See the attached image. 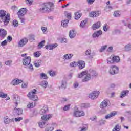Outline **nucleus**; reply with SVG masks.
<instances>
[{
    "mask_svg": "<svg viewBox=\"0 0 131 131\" xmlns=\"http://www.w3.org/2000/svg\"><path fill=\"white\" fill-rule=\"evenodd\" d=\"M98 75V73L96 72V71H92L90 72V74H88L86 71H83L81 73L78 74V78H83L82 80V82H86V81H89V80H91V76H97Z\"/></svg>",
    "mask_w": 131,
    "mask_h": 131,
    "instance_id": "nucleus-1",
    "label": "nucleus"
},
{
    "mask_svg": "<svg viewBox=\"0 0 131 131\" xmlns=\"http://www.w3.org/2000/svg\"><path fill=\"white\" fill-rule=\"evenodd\" d=\"M54 3L52 2L46 3L40 6L39 11L41 13H50L54 10Z\"/></svg>",
    "mask_w": 131,
    "mask_h": 131,
    "instance_id": "nucleus-2",
    "label": "nucleus"
},
{
    "mask_svg": "<svg viewBox=\"0 0 131 131\" xmlns=\"http://www.w3.org/2000/svg\"><path fill=\"white\" fill-rule=\"evenodd\" d=\"M0 18L4 22L5 25H8L11 20L10 13L7 14V11L3 10H0Z\"/></svg>",
    "mask_w": 131,
    "mask_h": 131,
    "instance_id": "nucleus-3",
    "label": "nucleus"
},
{
    "mask_svg": "<svg viewBox=\"0 0 131 131\" xmlns=\"http://www.w3.org/2000/svg\"><path fill=\"white\" fill-rule=\"evenodd\" d=\"M36 92H37V90L34 89L33 91L29 92L27 95L28 98H29L30 100L34 101V102H37L38 101V97L35 94H36Z\"/></svg>",
    "mask_w": 131,
    "mask_h": 131,
    "instance_id": "nucleus-4",
    "label": "nucleus"
},
{
    "mask_svg": "<svg viewBox=\"0 0 131 131\" xmlns=\"http://www.w3.org/2000/svg\"><path fill=\"white\" fill-rule=\"evenodd\" d=\"M119 71V69L118 67L115 66H113L111 67L110 70L109 71V73L111 75H115V74H118Z\"/></svg>",
    "mask_w": 131,
    "mask_h": 131,
    "instance_id": "nucleus-5",
    "label": "nucleus"
},
{
    "mask_svg": "<svg viewBox=\"0 0 131 131\" xmlns=\"http://www.w3.org/2000/svg\"><path fill=\"white\" fill-rule=\"evenodd\" d=\"M99 95H100V92L98 91H93L92 93L90 94L89 98L92 100H95V99H97V98L99 97Z\"/></svg>",
    "mask_w": 131,
    "mask_h": 131,
    "instance_id": "nucleus-6",
    "label": "nucleus"
},
{
    "mask_svg": "<svg viewBox=\"0 0 131 131\" xmlns=\"http://www.w3.org/2000/svg\"><path fill=\"white\" fill-rule=\"evenodd\" d=\"M100 15H101V11H95L90 12L89 16L91 18H96L97 17H99Z\"/></svg>",
    "mask_w": 131,
    "mask_h": 131,
    "instance_id": "nucleus-7",
    "label": "nucleus"
},
{
    "mask_svg": "<svg viewBox=\"0 0 131 131\" xmlns=\"http://www.w3.org/2000/svg\"><path fill=\"white\" fill-rule=\"evenodd\" d=\"M31 62V58L30 56H26L23 60V64L25 66H28Z\"/></svg>",
    "mask_w": 131,
    "mask_h": 131,
    "instance_id": "nucleus-8",
    "label": "nucleus"
},
{
    "mask_svg": "<svg viewBox=\"0 0 131 131\" xmlns=\"http://www.w3.org/2000/svg\"><path fill=\"white\" fill-rule=\"evenodd\" d=\"M84 112L80 111H76L74 112L73 116L75 117H80L81 116H84Z\"/></svg>",
    "mask_w": 131,
    "mask_h": 131,
    "instance_id": "nucleus-9",
    "label": "nucleus"
},
{
    "mask_svg": "<svg viewBox=\"0 0 131 131\" xmlns=\"http://www.w3.org/2000/svg\"><path fill=\"white\" fill-rule=\"evenodd\" d=\"M27 42H28V40L26 38L22 39L18 42V47H24Z\"/></svg>",
    "mask_w": 131,
    "mask_h": 131,
    "instance_id": "nucleus-10",
    "label": "nucleus"
},
{
    "mask_svg": "<svg viewBox=\"0 0 131 131\" xmlns=\"http://www.w3.org/2000/svg\"><path fill=\"white\" fill-rule=\"evenodd\" d=\"M57 47H58V45L57 43H55V44H50V45H47L46 46H45V48L46 50H54V49H55V48H57Z\"/></svg>",
    "mask_w": 131,
    "mask_h": 131,
    "instance_id": "nucleus-11",
    "label": "nucleus"
},
{
    "mask_svg": "<svg viewBox=\"0 0 131 131\" xmlns=\"http://www.w3.org/2000/svg\"><path fill=\"white\" fill-rule=\"evenodd\" d=\"M48 112H49V107H48V106L45 105L40 111V114H41V115H43L44 114L48 113Z\"/></svg>",
    "mask_w": 131,
    "mask_h": 131,
    "instance_id": "nucleus-12",
    "label": "nucleus"
},
{
    "mask_svg": "<svg viewBox=\"0 0 131 131\" xmlns=\"http://www.w3.org/2000/svg\"><path fill=\"white\" fill-rule=\"evenodd\" d=\"M4 121L5 124H9V123L14 122V121H15V119H9L8 118V117H6L4 118Z\"/></svg>",
    "mask_w": 131,
    "mask_h": 131,
    "instance_id": "nucleus-13",
    "label": "nucleus"
},
{
    "mask_svg": "<svg viewBox=\"0 0 131 131\" xmlns=\"http://www.w3.org/2000/svg\"><path fill=\"white\" fill-rule=\"evenodd\" d=\"M52 117H53V115L52 114L45 115L41 117V119L44 120V121H47L51 119Z\"/></svg>",
    "mask_w": 131,
    "mask_h": 131,
    "instance_id": "nucleus-14",
    "label": "nucleus"
},
{
    "mask_svg": "<svg viewBox=\"0 0 131 131\" xmlns=\"http://www.w3.org/2000/svg\"><path fill=\"white\" fill-rule=\"evenodd\" d=\"M77 66L79 69H83L85 67V62L82 60H79L78 61Z\"/></svg>",
    "mask_w": 131,
    "mask_h": 131,
    "instance_id": "nucleus-15",
    "label": "nucleus"
},
{
    "mask_svg": "<svg viewBox=\"0 0 131 131\" xmlns=\"http://www.w3.org/2000/svg\"><path fill=\"white\" fill-rule=\"evenodd\" d=\"M19 13H20V14H24L23 17H24V16H25V14H26L27 13V9H26V8H21L17 12L18 17H19Z\"/></svg>",
    "mask_w": 131,
    "mask_h": 131,
    "instance_id": "nucleus-16",
    "label": "nucleus"
},
{
    "mask_svg": "<svg viewBox=\"0 0 131 131\" xmlns=\"http://www.w3.org/2000/svg\"><path fill=\"white\" fill-rule=\"evenodd\" d=\"M101 22L98 21L94 24L92 26V29L93 30H96V29H98L99 27H101Z\"/></svg>",
    "mask_w": 131,
    "mask_h": 131,
    "instance_id": "nucleus-17",
    "label": "nucleus"
},
{
    "mask_svg": "<svg viewBox=\"0 0 131 131\" xmlns=\"http://www.w3.org/2000/svg\"><path fill=\"white\" fill-rule=\"evenodd\" d=\"M102 33H103L102 30H99L93 33L92 36L94 38H96V37H99L100 35H102Z\"/></svg>",
    "mask_w": 131,
    "mask_h": 131,
    "instance_id": "nucleus-18",
    "label": "nucleus"
},
{
    "mask_svg": "<svg viewBox=\"0 0 131 131\" xmlns=\"http://www.w3.org/2000/svg\"><path fill=\"white\" fill-rule=\"evenodd\" d=\"M129 93V91L128 90H124L121 92L120 94V98H124V97L126 96V95Z\"/></svg>",
    "mask_w": 131,
    "mask_h": 131,
    "instance_id": "nucleus-19",
    "label": "nucleus"
},
{
    "mask_svg": "<svg viewBox=\"0 0 131 131\" xmlns=\"http://www.w3.org/2000/svg\"><path fill=\"white\" fill-rule=\"evenodd\" d=\"M7 35V31L4 29H0V36L3 38H5Z\"/></svg>",
    "mask_w": 131,
    "mask_h": 131,
    "instance_id": "nucleus-20",
    "label": "nucleus"
},
{
    "mask_svg": "<svg viewBox=\"0 0 131 131\" xmlns=\"http://www.w3.org/2000/svg\"><path fill=\"white\" fill-rule=\"evenodd\" d=\"M70 38H74L76 36V32L74 31V30H71L69 33Z\"/></svg>",
    "mask_w": 131,
    "mask_h": 131,
    "instance_id": "nucleus-21",
    "label": "nucleus"
},
{
    "mask_svg": "<svg viewBox=\"0 0 131 131\" xmlns=\"http://www.w3.org/2000/svg\"><path fill=\"white\" fill-rule=\"evenodd\" d=\"M22 82V81L19 79H14L11 82V84L12 85H17V84H19V83H21Z\"/></svg>",
    "mask_w": 131,
    "mask_h": 131,
    "instance_id": "nucleus-22",
    "label": "nucleus"
},
{
    "mask_svg": "<svg viewBox=\"0 0 131 131\" xmlns=\"http://www.w3.org/2000/svg\"><path fill=\"white\" fill-rule=\"evenodd\" d=\"M14 102L15 104L16 107H17L18 105L20 104V97H19V96H15L14 99Z\"/></svg>",
    "mask_w": 131,
    "mask_h": 131,
    "instance_id": "nucleus-23",
    "label": "nucleus"
},
{
    "mask_svg": "<svg viewBox=\"0 0 131 131\" xmlns=\"http://www.w3.org/2000/svg\"><path fill=\"white\" fill-rule=\"evenodd\" d=\"M72 57H73V55L71 54H65L63 57V60H69L70 59H72Z\"/></svg>",
    "mask_w": 131,
    "mask_h": 131,
    "instance_id": "nucleus-24",
    "label": "nucleus"
},
{
    "mask_svg": "<svg viewBox=\"0 0 131 131\" xmlns=\"http://www.w3.org/2000/svg\"><path fill=\"white\" fill-rule=\"evenodd\" d=\"M108 105V103H107V101L105 100H104L102 101L100 104V108L101 109H105Z\"/></svg>",
    "mask_w": 131,
    "mask_h": 131,
    "instance_id": "nucleus-25",
    "label": "nucleus"
},
{
    "mask_svg": "<svg viewBox=\"0 0 131 131\" xmlns=\"http://www.w3.org/2000/svg\"><path fill=\"white\" fill-rule=\"evenodd\" d=\"M18 18L19 19V20H20V22L21 23H23V24H24V23H25V18H24V16H23V14H21L19 13H18Z\"/></svg>",
    "mask_w": 131,
    "mask_h": 131,
    "instance_id": "nucleus-26",
    "label": "nucleus"
},
{
    "mask_svg": "<svg viewBox=\"0 0 131 131\" xmlns=\"http://www.w3.org/2000/svg\"><path fill=\"white\" fill-rule=\"evenodd\" d=\"M112 58L114 63H119L120 61V58L119 56H114Z\"/></svg>",
    "mask_w": 131,
    "mask_h": 131,
    "instance_id": "nucleus-27",
    "label": "nucleus"
},
{
    "mask_svg": "<svg viewBox=\"0 0 131 131\" xmlns=\"http://www.w3.org/2000/svg\"><path fill=\"white\" fill-rule=\"evenodd\" d=\"M48 81H42L40 82V85L42 86V88H44L45 89L47 88V86H48Z\"/></svg>",
    "mask_w": 131,
    "mask_h": 131,
    "instance_id": "nucleus-28",
    "label": "nucleus"
},
{
    "mask_svg": "<svg viewBox=\"0 0 131 131\" xmlns=\"http://www.w3.org/2000/svg\"><path fill=\"white\" fill-rule=\"evenodd\" d=\"M82 14L78 12L75 13V20H79L80 19V17H81Z\"/></svg>",
    "mask_w": 131,
    "mask_h": 131,
    "instance_id": "nucleus-29",
    "label": "nucleus"
},
{
    "mask_svg": "<svg viewBox=\"0 0 131 131\" xmlns=\"http://www.w3.org/2000/svg\"><path fill=\"white\" fill-rule=\"evenodd\" d=\"M69 22V20L68 19H65L61 21V26H63V27H67V24H68V23Z\"/></svg>",
    "mask_w": 131,
    "mask_h": 131,
    "instance_id": "nucleus-30",
    "label": "nucleus"
},
{
    "mask_svg": "<svg viewBox=\"0 0 131 131\" xmlns=\"http://www.w3.org/2000/svg\"><path fill=\"white\" fill-rule=\"evenodd\" d=\"M14 110H16V113L17 114V115H21V114H22V113H23V110H22L21 108H15Z\"/></svg>",
    "mask_w": 131,
    "mask_h": 131,
    "instance_id": "nucleus-31",
    "label": "nucleus"
},
{
    "mask_svg": "<svg viewBox=\"0 0 131 131\" xmlns=\"http://www.w3.org/2000/svg\"><path fill=\"white\" fill-rule=\"evenodd\" d=\"M67 85V83L66 82V80H62L61 81V85L60 86L61 89H66V86Z\"/></svg>",
    "mask_w": 131,
    "mask_h": 131,
    "instance_id": "nucleus-32",
    "label": "nucleus"
},
{
    "mask_svg": "<svg viewBox=\"0 0 131 131\" xmlns=\"http://www.w3.org/2000/svg\"><path fill=\"white\" fill-rule=\"evenodd\" d=\"M45 42H46V41L45 40L40 42L38 45V49H42V48H43L45 46Z\"/></svg>",
    "mask_w": 131,
    "mask_h": 131,
    "instance_id": "nucleus-33",
    "label": "nucleus"
},
{
    "mask_svg": "<svg viewBox=\"0 0 131 131\" xmlns=\"http://www.w3.org/2000/svg\"><path fill=\"white\" fill-rule=\"evenodd\" d=\"M121 128L120 125H119V124H117L115 126L112 131H120Z\"/></svg>",
    "mask_w": 131,
    "mask_h": 131,
    "instance_id": "nucleus-34",
    "label": "nucleus"
},
{
    "mask_svg": "<svg viewBox=\"0 0 131 131\" xmlns=\"http://www.w3.org/2000/svg\"><path fill=\"white\" fill-rule=\"evenodd\" d=\"M7 97H8V94H5L2 91L0 92V98H2L3 99H6Z\"/></svg>",
    "mask_w": 131,
    "mask_h": 131,
    "instance_id": "nucleus-35",
    "label": "nucleus"
},
{
    "mask_svg": "<svg viewBox=\"0 0 131 131\" xmlns=\"http://www.w3.org/2000/svg\"><path fill=\"white\" fill-rule=\"evenodd\" d=\"M125 50L126 52L131 51V44L129 43L125 46Z\"/></svg>",
    "mask_w": 131,
    "mask_h": 131,
    "instance_id": "nucleus-36",
    "label": "nucleus"
},
{
    "mask_svg": "<svg viewBox=\"0 0 131 131\" xmlns=\"http://www.w3.org/2000/svg\"><path fill=\"white\" fill-rule=\"evenodd\" d=\"M35 106H36V103H29L27 105V108H29V109H30V108H33V107H35Z\"/></svg>",
    "mask_w": 131,
    "mask_h": 131,
    "instance_id": "nucleus-37",
    "label": "nucleus"
},
{
    "mask_svg": "<svg viewBox=\"0 0 131 131\" xmlns=\"http://www.w3.org/2000/svg\"><path fill=\"white\" fill-rule=\"evenodd\" d=\"M56 72L55 71H54L53 70H50L49 71V75H50V76H56Z\"/></svg>",
    "mask_w": 131,
    "mask_h": 131,
    "instance_id": "nucleus-38",
    "label": "nucleus"
},
{
    "mask_svg": "<svg viewBox=\"0 0 131 131\" xmlns=\"http://www.w3.org/2000/svg\"><path fill=\"white\" fill-rule=\"evenodd\" d=\"M46 124V121H41L39 123V127H41V128H42V127H45V125Z\"/></svg>",
    "mask_w": 131,
    "mask_h": 131,
    "instance_id": "nucleus-39",
    "label": "nucleus"
},
{
    "mask_svg": "<svg viewBox=\"0 0 131 131\" xmlns=\"http://www.w3.org/2000/svg\"><path fill=\"white\" fill-rule=\"evenodd\" d=\"M112 9H113L112 8V6H109V5H107L105 8V11H106V12H108V11H111V10H112Z\"/></svg>",
    "mask_w": 131,
    "mask_h": 131,
    "instance_id": "nucleus-40",
    "label": "nucleus"
},
{
    "mask_svg": "<svg viewBox=\"0 0 131 131\" xmlns=\"http://www.w3.org/2000/svg\"><path fill=\"white\" fill-rule=\"evenodd\" d=\"M107 45H105L104 46L101 47V49L99 50V52L100 53H102L103 52H104L105 51V50H106V49H107Z\"/></svg>",
    "mask_w": 131,
    "mask_h": 131,
    "instance_id": "nucleus-41",
    "label": "nucleus"
},
{
    "mask_svg": "<svg viewBox=\"0 0 131 131\" xmlns=\"http://www.w3.org/2000/svg\"><path fill=\"white\" fill-rule=\"evenodd\" d=\"M113 57H110L107 59V64H113Z\"/></svg>",
    "mask_w": 131,
    "mask_h": 131,
    "instance_id": "nucleus-42",
    "label": "nucleus"
},
{
    "mask_svg": "<svg viewBox=\"0 0 131 131\" xmlns=\"http://www.w3.org/2000/svg\"><path fill=\"white\" fill-rule=\"evenodd\" d=\"M13 25L14 27H17V26H19V23H18V21L17 20H14L13 22Z\"/></svg>",
    "mask_w": 131,
    "mask_h": 131,
    "instance_id": "nucleus-43",
    "label": "nucleus"
},
{
    "mask_svg": "<svg viewBox=\"0 0 131 131\" xmlns=\"http://www.w3.org/2000/svg\"><path fill=\"white\" fill-rule=\"evenodd\" d=\"M69 109H70V104L66 105L63 108L64 111H67L68 110H69Z\"/></svg>",
    "mask_w": 131,
    "mask_h": 131,
    "instance_id": "nucleus-44",
    "label": "nucleus"
},
{
    "mask_svg": "<svg viewBox=\"0 0 131 131\" xmlns=\"http://www.w3.org/2000/svg\"><path fill=\"white\" fill-rule=\"evenodd\" d=\"M114 17H119L120 16V13L119 11H116L114 13Z\"/></svg>",
    "mask_w": 131,
    "mask_h": 131,
    "instance_id": "nucleus-45",
    "label": "nucleus"
},
{
    "mask_svg": "<svg viewBox=\"0 0 131 131\" xmlns=\"http://www.w3.org/2000/svg\"><path fill=\"white\" fill-rule=\"evenodd\" d=\"M40 76L42 77V78H43V79H47L48 76H47V74H45L44 73H42L40 74Z\"/></svg>",
    "mask_w": 131,
    "mask_h": 131,
    "instance_id": "nucleus-46",
    "label": "nucleus"
},
{
    "mask_svg": "<svg viewBox=\"0 0 131 131\" xmlns=\"http://www.w3.org/2000/svg\"><path fill=\"white\" fill-rule=\"evenodd\" d=\"M8 45V40H5L4 41L1 42L2 47H5Z\"/></svg>",
    "mask_w": 131,
    "mask_h": 131,
    "instance_id": "nucleus-47",
    "label": "nucleus"
},
{
    "mask_svg": "<svg viewBox=\"0 0 131 131\" xmlns=\"http://www.w3.org/2000/svg\"><path fill=\"white\" fill-rule=\"evenodd\" d=\"M110 26H108L107 24H105L104 26H103V30L104 31H108V29H109L110 28Z\"/></svg>",
    "mask_w": 131,
    "mask_h": 131,
    "instance_id": "nucleus-48",
    "label": "nucleus"
},
{
    "mask_svg": "<svg viewBox=\"0 0 131 131\" xmlns=\"http://www.w3.org/2000/svg\"><path fill=\"white\" fill-rule=\"evenodd\" d=\"M70 67H76V66H77V63H76L75 61H74L70 64Z\"/></svg>",
    "mask_w": 131,
    "mask_h": 131,
    "instance_id": "nucleus-49",
    "label": "nucleus"
},
{
    "mask_svg": "<svg viewBox=\"0 0 131 131\" xmlns=\"http://www.w3.org/2000/svg\"><path fill=\"white\" fill-rule=\"evenodd\" d=\"M85 24H86V20H83L81 22V23L80 24V27H84V25H85Z\"/></svg>",
    "mask_w": 131,
    "mask_h": 131,
    "instance_id": "nucleus-50",
    "label": "nucleus"
},
{
    "mask_svg": "<svg viewBox=\"0 0 131 131\" xmlns=\"http://www.w3.org/2000/svg\"><path fill=\"white\" fill-rule=\"evenodd\" d=\"M96 0H86V3L88 5H93Z\"/></svg>",
    "mask_w": 131,
    "mask_h": 131,
    "instance_id": "nucleus-51",
    "label": "nucleus"
},
{
    "mask_svg": "<svg viewBox=\"0 0 131 131\" xmlns=\"http://www.w3.org/2000/svg\"><path fill=\"white\" fill-rule=\"evenodd\" d=\"M26 3L29 6H31L32 5V3H33V0H26Z\"/></svg>",
    "mask_w": 131,
    "mask_h": 131,
    "instance_id": "nucleus-52",
    "label": "nucleus"
},
{
    "mask_svg": "<svg viewBox=\"0 0 131 131\" xmlns=\"http://www.w3.org/2000/svg\"><path fill=\"white\" fill-rule=\"evenodd\" d=\"M94 56H96V53L95 52H93L90 55L89 58L90 59V60H92L94 58Z\"/></svg>",
    "mask_w": 131,
    "mask_h": 131,
    "instance_id": "nucleus-53",
    "label": "nucleus"
},
{
    "mask_svg": "<svg viewBox=\"0 0 131 131\" xmlns=\"http://www.w3.org/2000/svg\"><path fill=\"white\" fill-rule=\"evenodd\" d=\"M23 118L22 117H17V118H15L14 119V120L16 122H18L19 121H21V120H23Z\"/></svg>",
    "mask_w": 131,
    "mask_h": 131,
    "instance_id": "nucleus-54",
    "label": "nucleus"
},
{
    "mask_svg": "<svg viewBox=\"0 0 131 131\" xmlns=\"http://www.w3.org/2000/svg\"><path fill=\"white\" fill-rule=\"evenodd\" d=\"M34 57H36V58H38L39 56H40V53L39 52H36L34 53Z\"/></svg>",
    "mask_w": 131,
    "mask_h": 131,
    "instance_id": "nucleus-55",
    "label": "nucleus"
},
{
    "mask_svg": "<svg viewBox=\"0 0 131 131\" xmlns=\"http://www.w3.org/2000/svg\"><path fill=\"white\" fill-rule=\"evenodd\" d=\"M92 54V51H91L90 49H88L85 52L86 56H90Z\"/></svg>",
    "mask_w": 131,
    "mask_h": 131,
    "instance_id": "nucleus-56",
    "label": "nucleus"
},
{
    "mask_svg": "<svg viewBox=\"0 0 131 131\" xmlns=\"http://www.w3.org/2000/svg\"><path fill=\"white\" fill-rule=\"evenodd\" d=\"M54 130V127H49L46 128L45 131H53Z\"/></svg>",
    "mask_w": 131,
    "mask_h": 131,
    "instance_id": "nucleus-57",
    "label": "nucleus"
},
{
    "mask_svg": "<svg viewBox=\"0 0 131 131\" xmlns=\"http://www.w3.org/2000/svg\"><path fill=\"white\" fill-rule=\"evenodd\" d=\"M114 33L115 34H120V33H121V31H120V30L116 29L114 30Z\"/></svg>",
    "mask_w": 131,
    "mask_h": 131,
    "instance_id": "nucleus-58",
    "label": "nucleus"
},
{
    "mask_svg": "<svg viewBox=\"0 0 131 131\" xmlns=\"http://www.w3.org/2000/svg\"><path fill=\"white\" fill-rule=\"evenodd\" d=\"M11 64H12V61L11 60H8L5 62V64L7 65V66H11Z\"/></svg>",
    "mask_w": 131,
    "mask_h": 131,
    "instance_id": "nucleus-59",
    "label": "nucleus"
},
{
    "mask_svg": "<svg viewBox=\"0 0 131 131\" xmlns=\"http://www.w3.org/2000/svg\"><path fill=\"white\" fill-rule=\"evenodd\" d=\"M110 114L111 115V116L112 117H113V116H115V115H116L117 113H116V112L113 111L111 112Z\"/></svg>",
    "mask_w": 131,
    "mask_h": 131,
    "instance_id": "nucleus-60",
    "label": "nucleus"
},
{
    "mask_svg": "<svg viewBox=\"0 0 131 131\" xmlns=\"http://www.w3.org/2000/svg\"><path fill=\"white\" fill-rule=\"evenodd\" d=\"M74 87L75 88V89H76V88H78V81H75L74 83Z\"/></svg>",
    "mask_w": 131,
    "mask_h": 131,
    "instance_id": "nucleus-61",
    "label": "nucleus"
},
{
    "mask_svg": "<svg viewBox=\"0 0 131 131\" xmlns=\"http://www.w3.org/2000/svg\"><path fill=\"white\" fill-rule=\"evenodd\" d=\"M29 38L30 40L33 41L34 40V35H30L29 37Z\"/></svg>",
    "mask_w": 131,
    "mask_h": 131,
    "instance_id": "nucleus-62",
    "label": "nucleus"
},
{
    "mask_svg": "<svg viewBox=\"0 0 131 131\" xmlns=\"http://www.w3.org/2000/svg\"><path fill=\"white\" fill-rule=\"evenodd\" d=\"M67 17L68 19V20L71 19V13H67Z\"/></svg>",
    "mask_w": 131,
    "mask_h": 131,
    "instance_id": "nucleus-63",
    "label": "nucleus"
},
{
    "mask_svg": "<svg viewBox=\"0 0 131 131\" xmlns=\"http://www.w3.org/2000/svg\"><path fill=\"white\" fill-rule=\"evenodd\" d=\"M34 66H35V67H39V66H40V64H39V62H35L34 63Z\"/></svg>",
    "mask_w": 131,
    "mask_h": 131,
    "instance_id": "nucleus-64",
    "label": "nucleus"
}]
</instances>
